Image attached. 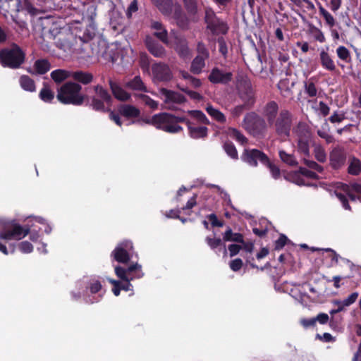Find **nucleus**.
<instances>
[{"instance_id":"1","label":"nucleus","mask_w":361,"mask_h":361,"mask_svg":"<svg viewBox=\"0 0 361 361\" xmlns=\"http://www.w3.org/2000/svg\"><path fill=\"white\" fill-rule=\"evenodd\" d=\"M92 89L94 94L90 99V107L95 111L109 113V118L121 127L123 125V122L119 114L115 113L110 108L113 102V97L109 90L100 84L93 85Z\"/></svg>"},{"instance_id":"2","label":"nucleus","mask_w":361,"mask_h":361,"mask_svg":"<svg viewBox=\"0 0 361 361\" xmlns=\"http://www.w3.org/2000/svg\"><path fill=\"white\" fill-rule=\"evenodd\" d=\"M82 87L78 82L68 81L57 88L56 99L63 104L81 106L85 102L90 106L92 95L88 96L82 92Z\"/></svg>"},{"instance_id":"3","label":"nucleus","mask_w":361,"mask_h":361,"mask_svg":"<svg viewBox=\"0 0 361 361\" xmlns=\"http://www.w3.org/2000/svg\"><path fill=\"white\" fill-rule=\"evenodd\" d=\"M25 53L16 43L0 49V64L11 69L19 68L25 61Z\"/></svg>"},{"instance_id":"4","label":"nucleus","mask_w":361,"mask_h":361,"mask_svg":"<svg viewBox=\"0 0 361 361\" xmlns=\"http://www.w3.org/2000/svg\"><path fill=\"white\" fill-rule=\"evenodd\" d=\"M50 35L54 37L56 47L65 52L71 51L75 43L76 37L69 27H59L53 25L49 30Z\"/></svg>"},{"instance_id":"5","label":"nucleus","mask_w":361,"mask_h":361,"mask_svg":"<svg viewBox=\"0 0 361 361\" xmlns=\"http://www.w3.org/2000/svg\"><path fill=\"white\" fill-rule=\"evenodd\" d=\"M235 87L238 97L246 105L255 106L256 92L250 79L245 74H239L235 78Z\"/></svg>"},{"instance_id":"6","label":"nucleus","mask_w":361,"mask_h":361,"mask_svg":"<svg viewBox=\"0 0 361 361\" xmlns=\"http://www.w3.org/2000/svg\"><path fill=\"white\" fill-rule=\"evenodd\" d=\"M243 127L254 137L262 136L267 130L265 119L255 111H250L245 114Z\"/></svg>"},{"instance_id":"7","label":"nucleus","mask_w":361,"mask_h":361,"mask_svg":"<svg viewBox=\"0 0 361 361\" xmlns=\"http://www.w3.org/2000/svg\"><path fill=\"white\" fill-rule=\"evenodd\" d=\"M293 124V114L288 109H281L278 116L269 125L279 136L289 137Z\"/></svg>"},{"instance_id":"8","label":"nucleus","mask_w":361,"mask_h":361,"mask_svg":"<svg viewBox=\"0 0 361 361\" xmlns=\"http://www.w3.org/2000/svg\"><path fill=\"white\" fill-rule=\"evenodd\" d=\"M3 231L0 233V239L21 240L30 233L29 227L23 228L16 220L4 221Z\"/></svg>"},{"instance_id":"9","label":"nucleus","mask_w":361,"mask_h":361,"mask_svg":"<svg viewBox=\"0 0 361 361\" xmlns=\"http://www.w3.org/2000/svg\"><path fill=\"white\" fill-rule=\"evenodd\" d=\"M204 20L207 28L211 30L213 35H226L228 31L227 23L219 18L212 8L206 9Z\"/></svg>"},{"instance_id":"10","label":"nucleus","mask_w":361,"mask_h":361,"mask_svg":"<svg viewBox=\"0 0 361 361\" xmlns=\"http://www.w3.org/2000/svg\"><path fill=\"white\" fill-rule=\"evenodd\" d=\"M164 131L169 133H176L183 130V128L178 125V123H185L188 128L191 121L184 116H176L173 114L164 113Z\"/></svg>"},{"instance_id":"11","label":"nucleus","mask_w":361,"mask_h":361,"mask_svg":"<svg viewBox=\"0 0 361 361\" xmlns=\"http://www.w3.org/2000/svg\"><path fill=\"white\" fill-rule=\"evenodd\" d=\"M242 159L252 166H257V161L262 164L268 163V157L263 152L257 149H245L241 157Z\"/></svg>"},{"instance_id":"12","label":"nucleus","mask_w":361,"mask_h":361,"mask_svg":"<svg viewBox=\"0 0 361 361\" xmlns=\"http://www.w3.org/2000/svg\"><path fill=\"white\" fill-rule=\"evenodd\" d=\"M233 73L230 71H225L218 67L212 69L208 80L212 84L228 85L233 80Z\"/></svg>"},{"instance_id":"13","label":"nucleus","mask_w":361,"mask_h":361,"mask_svg":"<svg viewBox=\"0 0 361 361\" xmlns=\"http://www.w3.org/2000/svg\"><path fill=\"white\" fill-rule=\"evenodd\" d=\"M160 93L164 96V103L166 104H168V109L171 110L176 109L175 106L173 104H183L185 103L187 99L184 95L182 94L167 90L166 88H161L160 89Z\"/></svg>"},{"instance_id":"14","label":"nucleus","mask_w":361,"mask_h":361,"mask_svg":"<svg viewBox=\"0 0 361 361\" xmlns=\"http://www.w3.org/2000/svg\"><path fill=\"white\" fill-rule=\"evenodd\" d=\"M172 9V18L176 21L177 26L182 30H188L190 21L181 6L179 4H175Z\"/></svg>"},{"instance_id":"15","label":"nucleus","mask_w":361,"mask_h":361,"mask_svg":"<svg viewBox=\"0 0 361 361\" xmlns=\"http://www.w3.org/2000/svg\"><path fill=\"white\" fill-rule=\"evenodd\" d=\"M145 43L149 52L154 56L158 58L166 56L164 47L158 43L152 36H146Z\"/></svg>"},{"instance_id":"16","label":"nucleus","mask_w":361,"mask_h":361,"mask_svg":"<svg viewBox=\"0 0 361 361\" xmlns=\"http://www.w3.org/2000/svg\"><path fill=\"white\" fill-rule=\"evenodd\" d=\"M152 73L159 81H169L171 79V71L168 65L162 63H155L152 66Z\"/></svg>"},{"instance_id":"17","label":"nucleus","mask_w":361,"mask_h":361,"mask_svg":"<svg viewBox=\"0 0 361 361\" xmlns=\"http://www.w3.org/2000/svg\"><path fill=\"white\" fill-rule=\"evenodd\" d=\"M108 84L112 95L117 100L126 102L130 99V94L127 92L116 81L109 78Z\"/></svg>"},{"instance_id":"18","label":"nucleus","mask_w":361,"mask_h":361,"mask_svg":"<svg viewBox=\"0 0 361 361\" xmlns=\"http://www.w3.org/2000/svg\"><path fill=\"white\" fill-rule=\"evenodd\" d=\"M329 161L331 166L338 170L345 165L346 154L343 150L335 148L330 153Z\"/></svg>"},{"instance_id":"19","label":"nucleus","mask_w":361,"mask_h":361,"mask_svg":"<svg viewBox=\"0 0 361 361\" xmlns=\"http://www.w3.org/2000/svg\"><path fill=\"white\" fill-rule=\"evenodd\" d=\"M279 107L275 101L268 102L263 107L262 114L266 118L269 126L273 123V121L278 116Z\"/></svg>"},{"instance_id":"20","label":"nucleus","mask_w":361,"mask_h":361,"mask_svg":"<svg viewBox=\"0 0 361 361\" xmlns=\"http://www.w3.org/2000/svg\"><path fill=\"white\" fill-rule=\"evenodd\" d=\"M164 113H160L152 116V117H142L139 118L136 121H133V123H146L152 125L157 129L162 130L164 131Z\"/></svg>"},{"instance_id":"21","label":"nucleus","mask_w":361,"mask_h":361,"mask_svg":"<svg viewBox=\"0 0 361 361\" xmlns=\"http://www.w3.org/2000/svg\"><path fill=\"white\" fill-rule=\"evenodd\" d=\"M73 82H78L80 85H87L91 84L94 80L92 73L83 71H71V77Z\"/></svg>"},{"instance_id":"22","label":"nucleus","mask_w":361,"mask_h":361,"mask_svg":"<svg viewBox=\"0 0 361 361\" xmlns=\"http://www.w3.org/2000/svg\"><path fill=\"white\" fill-rule=\"evenodd\" d=\"M118 111L121 116L128 119L137 118L140 116V109L131 104H121Z\"/></svg>"},{"instance_id":"23","label":"nucleus","mask_w":361,"mask_h":361,"mask_svg":"<svg viewBox=\"0 0 361 361\" xmlns=\"http://www.w3.org/2000/svg\"><path fill=\"white\" fill-rule=\"evenodd\" d=\"M151 27L156 31L154 36L158 38L163 43L167 44L169 43L168 32L163 26L162 23L159 21H152Z\"/></svg>"},{"instance_id":"24","label":"nucleus","mask_w":361,"mask_h":361,"mask_svg":"<svg viewBox=\"0 0 361 361\" xmlns=\"http://www.w3.org/2000/svg\"><path fill=\"white\" fill-rule=\"evenodd\" d=\"M125 87L134 91L147 92V88L140 75L135 76L125 84Z\"/></svg>"},{"instance_id":"25","label":"nucleus","mask_w":361,"mask_h":361,"mask_svg":"<svg viewBox=\"0 0 361 361\" xmlns=\"http://www.w3.org/2000/svg\"><path fill=\"white\" fill-rule=\"evenodd\" d=\"M152 3L158 8L160 12L165 16H170L174 4L172 0H152Z\"/></svg>"},{"instance_id":"26","label":"nucleus","mask_w":361,"mask_h":361,"mask_svg":"<svg viewBox=\"0 0 361 361\" xmlns=\"http://www.w3.org/2000/svg\"><path fill=\"white\" fill-rule=\"evenodd\" d=\"M51 78L56 84H61L71 77V71L65 69H56L50 74Z\"/></svg>"},{"instance_id":"27","label":"nucleus","mask_w":361,"mask_h":361,"mask_svg":"<svg viewBox=\"0 0 361 361\" xmlns=\"http://www.w3.org/2000/svg\"><path fill=\"white\" fill-rule=\"evenodd\" d=\"M111 255L119 263L127 264L130 261V255L122 246H117L112 252Z\"/></svg>"},{"instance_id":"28","label":"nucleus","mask_w":361,"mask_h":361,"mask_svg":"<svg viewBox=\"0 0 361 361\" xmlns=\"http://www.w3.org/2000/svg\"><path fill=\"white\" fill-rule=\"evenodd\" d=\"M298 139H310L311 133L308 125L305 122H299L293 129Z\"/></svg>"},{"instance_id":"29","label":"nucleus","mask_w":361,"mask_h":361,"mask_svg":"<svg viewBox=\"0 0 361 361\" xmlns=\"http://www.w3.org/2000/svg\"><path fill=\"white\" fill-rule=\"evenodd\" d=\"M347 171L350 175L358 176L361 173V161L354 156L349 157Z\"/></svg>"},{"instance_id":"30","label":"nucleus","mask_w":361,"mask_h":361,"mask_svg":"<svg viewBox=\"0 0 361 361\" xmlns=\"http://www.w3.org/2000/svg\"><path fill=\"white\" fill-rule=\"evenodd\" d=\"M188 128L190 136L193 139L204 138L207 136L208 128L205 126L195 127L191 123Z\"/></svg>"},{"instance_id":"31","label":"nucleus","mask_w":361,"mask_h":361,"mask_svg":"<svg viewBox=\"0 0 361 361\" xmlns=\"http://www.w3.org/2000/svg\"><path fill=\"white\" fill-rule=\"evenodd\" d=\"M320 62L322 67L329 71H334L336 65L328 52L324 49L319 54Z\"/></svg>"},{"instance_id":"32","label":"nucleus","mask_w":361,"mask_h":361,"mask_svg":"<svg viewBox=\"0 0 361 361\" xmlns=\"http://www.w3.org/2000/svg\"><path fill=\"white\" fill-rule=\"evenodd\" d=\"M223 240L225 242L232 241L235 243H244L243 235L240 233H233L230 227L223 233Z\"/></svg>"},{"instance_id":"33","label":"nucleus","mask_w":361,"mask_h":361,"mask_svg":"<svg viewBox=\"0 0 361 361\" xmlns=\"http://www.w3.org/2000/svg\"><path fill=\"white\" fill-rule=\"evenodd\" d=\"M20 87L25 91L35 92L36 90L35 82L30 76L23 75L20 77Z\"/></svg>"},{"instance_id":"34","label":"nucleus","mask_w":361,"mask_h":361,"mask_svg":"<svg viewBox=\"0 0 361 361\" xmlns=\"http://www.w3.org/2000/svg\"><path fill=\"white\" fill-rule=\"evenodd\" d=\"M205 60L200 56H196L191 63L190 71L193 74H200L205 66Z\"/></svg>"},{"instance_id":"35","label":"nucleus","mask_w":361,"mask_h":361,"mask_svg":"<svg viewBox=\"0 0 361 361\" xmlns=\"http://www.w3.org/2000/svg\"><path fill=\"white\" fill-rule=\"evenodd\" d=\"M50 63L47 59H38L34 63V68L39 75L45 74L50 69Z\"/></svg>"},{"instance_id":"36","label":"nucleus","mask_w":361,"mask_h":361,"mask_svg":"<svg viewBox=\"0 0 361 361\" xmlns=\"http://www.w3.org/2000/svg\"><path fill=\"white\" fill-rule=\"evenodd\" d=\"M281 160L290 166H296L298 164L295 156L292 154H288L284 150H280L279 152Z\"/></svg>"},{"instance_id":"37","label":"nucleus","mask_w":361,"mask_h":361,"mask_svg":"<svg viewBox=\"0 0 361 361\" xmlns=\"http://www.w3.org/2000/svg\"><path fill=\"white\" fill-rule=\"evenodd\" d=\"M39 97L45 102H51L54 98V92L50 90L47 84L44 83L43 88L39 92Z\"/></svg>"},{"instance_id":"38","label":"nucleus","mask_w":361,"mask_h":361,"mask_svg":"<svg viewBox=\"0 0 361 361\" xmlns=\"http://www.w3.org/2000/svg\"><path fill=\"white\" fill-rule=\"evenodd\" d=\"M228 135L240 142L242 145L247 142V138L238 129L234 128H230L228 130Z\"/></svg>"},{"instance_id":"39","label":"nucleus","mask_w":361,"mask_h":361,"mask_svg":"<svg viewBox=\"0 0 361 361\" xmlns=\"http://www.w3.org/2000/svg\"><path fill=\"white\" fill-rule=\"evenodd\" d=\"M207 112L216 121L220 123L226 122V117L223 113L218 109H214L212 105H208L206 108Z\"/></svg>"},{"instance_id":"40","label":"nucleus","mask_w":361,"mask_h":361,"mask_svg":"<svg viewBox=\"0 0 361 361\" xmlns=\"http://www.w3.org/2000/svg\"><path fill=\"white\" fill-rule=\"evenodd\" d=\"M223 148L226 153L233 159H238V154L235 145L230 141L225 142Z\"/></svg>"},{"instance_id":"41","label":"nucleus","mask_w":361,"mask_h":361,"mask_svg":"<svg viewBox=\"0 0 361 361\" xmlns=\"http://www.w3.org/2000/svg\"><path fill=\"white\" fill-rule=\"evenodd\" d=\"M247 103L243 102L242 104L235 106L231 110V114L233 118H238L245 110H250L254 106L252 105H246Z\"/></svg>"},{"instance_id":"42","label":"nucleus","mask_w":361,"mask_h":361,"mask_svg":"<svg viewBox=\"0 0 361 361\" xmlns=\"http://www.w3.org/2000/svg\"><path fill=\"white\" fill-rule=\"evenodd\" d=\"M188 114L195 118L199 123L203 124H209V121L205 114L200 110H189Z\"/></svg>"},{"instance_id":"43","label":"nucleus","mask_w":361,"mask_h":361,"mask_svg":"<svg viewBox=\"0 0 361 361\" xmlns=\"http://www.w3.org/2000/svg\"><path fill=\"white\" fill-rule=\"evenodd\" d=\"M136 97L143 104L150 107L152 109H157L158 107V103L150 98L148 95L144 94H137Z\"/></svg>"},{"instance_id":"44","label":"nucleus","mask_w":361,"mask_h":361,"mask_svg":"<svg viewBox=\"0 0 361 361\" xmlns=\"http://www.w3.org/2000/svg\"><path fill=\"white\" fill-rule=\"evenodd\" d=\"M308 32L313 35L315 40H317L319 42H325V37H324L323 32L319 28H317V27H315L314 25H312L311 23L309 24Z\"/></svg>"},{"instance_id":"45","label":"nucleus","mask_w":361,"mask_h":361,"mask_svg":"<svg viewBox=\"0 0 361 361\" xmlns=\"http://www.w3.org/2000/svg\"><path fill=\"white\" fill-rule=\"evenodd\" d=\"M305 93L310 97H314L317 94V89L313 80L310 79L305 82L304 85Z\"/></svg>"},{"instance_id":"46","label":"nucleus","mask_w":361,"mask_h":361,"mask_svg":"<svg viewBox=\"0 0 361 361\" xmlns=\"http://www.w3.org/2000/svg\"><path fill=\"white\" fill-rule=\"evenodd\" d=\"M294 85V82H290L288 78L281 80L278 83V88L280 90L281 93H283L284 96L286 94L289 93L291 91V87Z\"/></svg>"},{"instance_id":"47","label":"nucleus","mask_w":361,"mask_h":361,"mask_svg":"<svg viewBox=\"0 0 361 361\" xmlns=\"http://www.w3.org/2000/svg\"><path fill=\"white\" fill-rule=\"evenodd\" d=\"M205 240L207 245L209 246V247L212 250H214L221 245L224 246V252L226 253V245L223 243V240H221V238H211L209 236H207Z\"/></svg>"},{"instance_id":"48","label":"nucleus","mask_w":361,"mask_h":361,"mask_svg":"<svg viewBox=\"0 0 361 361\" xmlns=\"http://www.w3.org/2000/svg\"><path fill=\"white\" fill-rule=\"evenodd\" d=\"M310 139H298V150L299 152L304 154L306 156L310 155L309 147Z\"/></svg>"},{"instance_id":"49","label":"nucleus","mask_w":361,"mask_h":361,"mask_svg":"<svg viewBox=\"0 0 361 361\" xmlns=\"http://www.w3.org/2000/svg\"><path fill=\"white\" fill-rule=\"evenodd\" d=\"M184 7L190 15H195L197 13V0H183Z\"/></svg>"},{"instance_id":"50","label":"nucleus","mask_w":361,"mask_h":361,"mask_svg":"<svg viewBox=\"0 0 361 361\" xmlns=\"http://www.w3.org/2000/svg\"><path fill=\"white\" fill-rule=\"evenodd\" d=\"M336 54L338 57L345 61L349 62L350 60V53L349 50L344 46H340L336 49Z\"/></svg>"},{"instance_id":"51","label":"nucleus","mask_w":361,"mask_h":361,"mask_svg":"<svg viewBox=\"0 0 361 361\" xmlns=\"http://www.w3.org/2000/svg\"><path fill=\"white\" fill-rule=\"evenodd\" d=\"M357 297H358V293L357 292H354V293H351L347 298H345L343 301L336 300L334 301V303L335 305L342 304V305H343V307H347V306H349L351 304L354 303L356 301Z\"/></svg>"},{"instance_id":"52","label":"nucleus","mask_w":361,"mask_h":361,"mask_svg":"<svg viewBox=\"0 0 361 361\" xmlns=\"http://www.w3.org/2000/svg\"><path fill=\"white\" fill-rule=\"evenodd\" d=\"M115 274L123 281H132L134 278V276H129L126 273V269L120 266L115 267Z\"/></svg>"},{"instance_id":"53","label":"nucleus","mask_w":361,"mask_h":361,"mask_svg":"<svg viewBox=\"0 0 361 361\" xmlns=\"http://www.w3.org/2000/svg\"><path fill=\"white\" fill-rule=\"evenodd\" d=\"M314 154L315 159L321 163H324L326 161V154L324 148L321 146H317L314 149Z\"/></svg>"},{"instance_id":"54","label":"nucleus","mask_w":361,"mask_h":361,"mask_svg":"<svg viewBox=\"0 0 361 361\" xmlns=\"http://www.w3.org/2000/svg\"><path fill=\"white\" fill-rule=\"evenodd\" d=\"M298 173L312 179L317 180L319 178L318 175L315 172L308 170L307 169L304 167H300L299 170L295 172L293 174V176H298Z\"/></svg>"},{"instance_id":"55","label":"nucleus","mask_w":361,"mask_h":361,"mask_svg":"<svg viewBox=\"0 0 361 361\" xmlns=\"http://www.w3.org/2000/svg\"><path fill=\"white\" fill-rule=\"evenodd\" d=\"M316 322H319L321 324H326L329 322V325L334 326V319L331 318L329 319V317L326 313H319L317 317H314Z\"/></svg>"},{"instance_id":"56","label":"nucleus","mask_w":361,"mask_h":361,"mask_svg":"<svg viewBox=\"0 0 361 361\" xmlns=\"http://www.w3.org/2000/svg\"><path fill=\"white\" fill-rule=\"evenodd\" d=\"M197 51L198 53L197 56H200L201 58L204 59H209V52L203 42H199L197 43Z\"/></svg>"},{"instance_id":"57","label":"nucleus","mask_w":361,"mask_h":361,"mask_svg":"<svg viewBox=\"0 0 361 361\" xmlns=\"http://www.w3.org/2000/svg\"><path fill=\"white\" fill-rule=\"evenodd\" d=\"M345 119V114L343 111H334V114L328 118L331 123H341Z\"/></svg>"},{"instance_id":"58","label":"nucleus","mask_w":361,"mask_h":361,"mask_svg":"<svg viewBox=\"0 0 361 361\" xmlns=\"http://www.w3.org/2000/svg\"><path fill=\"white\" fill-rule=\"evenodd\" d=\"M264 164L269 169L271 176L274 179H278L280 177V169L276 165L272 164L269 158L268 163H264Z\"/></svg>"},{"instance_id":"59","label":"nucleus","mask_w":361,"mask_h":361,"mask_svg":"<svg viewBox=\"0 0 361 361\" xmlns=\"http://www.w3.org/2000/svg\"><path fill=\"white\" fill-rule=\"evenodd\" d=\"M219 44V51L224 58H226L228 54V47L225 39L223 37H219L217 39Z\"/></svg>"},{"instance_id":"60","label":"nucleus","mask_w":361,"mask_h":361,"mask_svg":"<svg viewBox=\"0 0 361 361\" xmlns=\"http://www.w3.org/2000/svg\"><path fill=\"white\" fill-rule=\"evenodd\" d=\"M176 50L182 56H185L188 54L189 48L185 39L180 40V44L177 45Z\"/></svg>"},{"instance_id":"61","label":"nucleus","mask_w":361,"mask_h":361,"mask_svg":"<svg viewBox=\"0 0 361 361\" xmlns=\"http://www.w3.org/2000/svg\"><path fill=\"white\" fill-rule=\"evenodd\" d=\"M304 164L310 169H314L319 173H322L324 170L323 166L318 164L317 162L312 160H309L307 159H303Z\"/></svg>"},{"instance_id":"62","label":"nucleus","mask_w":361,"mask_h":361,"mask_svg":"<svg viewBox=\"0 0 361 361\" xmlns=\"http://www.w3.org/2000/svg\"><path fill=\"white\" fill-rule=\"evenodd\" d=\"M335 195L338 197V199L341 201L342 203L343 207L347 209V210H351V207L349 204L348 200L345 195L338 192L337 190L335 191Z\"/></svg>"},{"instance_id":"63","label":"nucleus","mask_w":361,"mask_h":361,"mask_svg":"<svg viewBox=\"0 0 361 361\" xmlns=\"http://www.w3.org/2000/svg\"><path fill=\"white\" fill-rule=\"evenodd\" d=\"M300 323L305 329L314 328L317 324L314 317L310 319L302 318L300 319Z\"/></svg>"},{"instance_id":"64","label":"nucleus","mask_w":361,"mask_h":361,"mask_svg":"<svg viewBox=\"0 0 361 361\" xmlns=\"http://www.w3.org/2000/svg\"><path fill=\"white\" fill-rule=\"evenodd\" d=\"M18 248L22 252L30 253L33 250L32 245L28 241H23L18 244Z\"/></svg>"}]
</instances>
